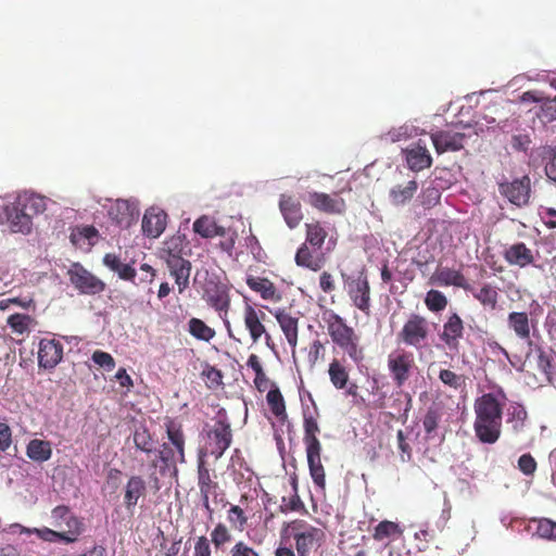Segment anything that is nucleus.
Returning <instances> with one entry per match:
<instances>
[{"label": "nucleus", "instance_id": "obj_26", "mask_svg": "<svg viewBox=\"0 0 556 556\" xmlns=\"http://www.w3.org/2000/svg\"><path fill=\"white\" fill-rule=\"evenodd\" d=\"M467 292L471 293L475 300H477L484 308L494 311L498 306L500 290L496 286L489 282H483L478 287H473L469 283Z\"/></svg>", "mask_w": 556, "mask_h": 556}, {"label": "nucleus", "instance_id": "obj_47", "mask_svg": "<svg viewBox=\"0 0 556 556\" xmlns=\"http://www.w3.org/2000/svg\"><path fill=\"white\" fill-rule=\"evenodd\" d=\"M401 534L402 530L396 522L383 520L376 526L374 531V539L377 541H382Z\"/></svg>", "mask_w": 556, "mask_h": 556}, {"label": "nucleus", "instance_id": "obj_32", "mask_svg": "<svg viewBox=\"0 0 556 556\" xmlns=\"http://www.w3.org/2000/svg\"><path fill=\"white\" fill-rule=\"evenodd\" d=\"M147 493V483L141 476H131L125 485L124 504L128 510L132 509L140 497Z\"/></svg>", "mask_w": 556, "mask_h": 556}, {"label": "nucleus", "instance_id": "obj_2", "mask_svg": "<svg viewBox=\"0 0 556 556\" xmlns=\"http://www.w3.org/2000/svg\"><path fill=\"white\" fill-rule=\"evenodd\" d=\"M504 403L494 393H485L475 401V434L485 444H494L502 433Z\"/></svg>", "mask_w": 556, "mask_h": 556}, {"label": "nucleus", "instance_id": "obj_9", "mask_svg": "<svg viewBox=\"0 0 556 556\" xmlns=\"http://www.w3.org/2000/svg\"><path fill=\"white\" fill-rule=\"evenodd\" d=\"M232 442L230 425L218 420L207 432L206 451L215 459H219Z\"/></svg>", "mask_w": 556, "mask_h": 556}, {"label": "nucleus", "instance_id": "obj_24", "mask_svg": "<svg viewBox=\"0 0 556 556\" xmlns=\"http://www.w3.org/2000/svg\"><path fill=\"white\" fill-rule=\"evenodd\" d=\"M279 210L289 228H296L303 219L302 205L294 195L281 194L279 199Z\"/></svg>", "mask_w": 556, "mask_h": 556}, {"label": "nucleus", "instance_id": "obj_5", "mask_svg": "<svg viewBox=\"0 0 556 556\" xmlns=\"http://www.w3.org/2000/svg\"><path fill=\"white\" fill-rule=\"evenodd\" d=\"M388 369L397 388H402L417 369L414 354L406 350H397L388 356Z\"/></svg>", "mask_w": 556, "mask_h": 556}, {"label": "nucleus", "instance_id": "obj_37", "mask_svg": "<svg viewBox=\"0 0 556 556\" xmlns=\"http://www.w3.org/2000/svg\"><path fill=\"white\" fill-rule=\"evenodd\" d=\"M305 242L315 250H320L328 237V231L319 220L305 224Z\"/></svg>", "mask_w": 556, "mask_h": 556}, {"label": "nucleus", "instance_id": "obj_54", "mask_svg": "<svg viewBox=\"0 0 556 556\" xmlns=\"http://www.w3.org/2000/svg\"><path fill=\"white\" fill-rule=\"evenodd\" d=\"M91 359L98 366L104 368L106 371H111L115 368L116 362L113 356L104 351L97 350L92 353Z\"/></svg>", "mask_w": 556, "mask_h": 556}, {"label": "nucleus", "instance_id": "obj_20", "mask_svg": "<svg viewBox=\"0 0 556 556\" xmlns=\"http://www.w3.org/2000/svg\"><path fill=\"white\" fill-rule=\"evenodd\" d=\"M507 326L519 340L532 345L531 330L535 328V321L527 312H510L507 316Z\"/></svg>", "mask_w": 556, "mask_h": 556}, {"label": "nucleus", "instance_id": "obj_7", "mask_svg": "<svg viewBox=\"0 0 556 556\" xmlns=\"http://www.w3.org/2000/svg\"><path fill=\"white\" fill-rule=\"evenodd\" d=\"M500 194L510 204L522 207L529 204L531 198V180L528 175L511 181L504 180L497 184Z\"/></svg>", "mask_w": 556, "mask_h": 556}, {"label": "nucleus", "instance_id": "obj_51", "mask_svg": "<svg viewBox=\"0 0 556 556\" xmlns=\"http://www.w3.org/2000/svg\"><path fill=\"white\" fill-rule=\"evenodd\" d=\"M441 416L439 407L431 406L428 408L422 419V426L427 435H431L437 430Z\"/></svg>", "mask_w": 556, "mask_h": 556}, {"label": "nucleus", "instance_id": "obj_49", "mask_svg": "<svg viewBox=\"0 0 556 556\" xmlns=\"http://www.w3.org/2000/svg\"><path fill=\"white\" fill-rule=\"evenodd\" d=\"M227 520L231 528L242 532L248 525V517L244 510L238 505H231L227 510Z\"/></svg>", "mask_w": 556, "mask_h": 556}, {"label": "nucleus", "instance_id": "obj_48", "mask_svg": "<svg viewBox=\"0 0 556 556\" xmlns=\"http://www.w3.org/2000/svg\"><path fill=\"white\" fill-rule=\"evenodd\" d=\"M211 541L215 548H222L232 541L230 529L223 522H218L211 531Z\"/></svg>", "mask_w": 556, "mask_h": 556}, {"label": "nucleus", "instance_id": "obj_60", "mask_svg": "<svg viewBox=\"0 0 556 556\" xmlns=\"http://www.w3.org/2000/svg\"><path fill=\"white\" fill-rule=\"evenodd\" d=\"M203 376L210 382V388L218 387L223 383L222 371L213 366H207V368L203 370Z\"/></svg>", "mask_w": 556, "mask_h": 556}, {"label": "nucleus", "instance_id": "obj_44", "mask_svg": "<svg viewBox=\"0 0 556 556\" xmlns=\"http://www.w3.org/2000/svg\"><path fill=\"white\" fill-rule=\"evenodd\" d=\"M7 324L13 333L24 336L30 331L35 319L29 315L15 313L8 317Z\"/></svg>", "mask_w": 556, "mask_h": 556}, {"label": "nucleus", "instance_id": "obj_8", "mask_svg": "<svg viewBox=\"0 0 556 556\" xmlns=\"http://www.w3.org/2000/svg\"><path fill=\"white\" fill-rule=\"evenodd\" d=\"M428 334L427 318L418 314H412L397 333V339L407 346L419 349L427 340Z\"/></svg>", "mask_w": 556, "mask_h": 556}, {"label": "nucleus", "instance_id": "obj_10", "mask_svg": "<svg viewBox=\"0 0 556 556\" xmlns=\"http://www.w3.org/2000/svg\"><path fill=\"white\" fill-rule=\"evenodd\" d=\"M464 332L463 319L457 313H452L443 324L439 338L450 351L458 352Z\"/></svg>", "mask_w": 556, "mask_h": 556}, {"label": "nucleus", "instance_id": "obj_19", "mask_svg": "<svg viewBox=\"0 0 556 556\" xmlns=\"http://www.w3.org/2000/svg\"><path fill=\"white\" fill-rule=\"evenodd\" d=\"M186 462L185 451H181V455L178 454V450L168 443H163L161 450L157 452V458L153 459L150 467L156 469L164 475L167 470H177V464H184Z\"/></svg>", "mask_w": 556, "mask_h": 556}, {"label": "nucleus", "instance_id": "obj_1", "mask_svg": "<svg viewBox=\"0 0 556 556\" xmlns=\"http://www.w3.org/2000/svg\"><path fill=\"white\" fill-rule=\"evenodd\" d=\"M321 319L333 348L346 355L355 365L363 364L366 358V350L362 344L361 334L332 309H325Z\"/></svg>", "mask_w": 556, "mask_h": 556}, {"label": "nucleus", "instance_id": "obj_13", "mask_svg": "<svg viewBox=\"0 0 556 556\" xmlns=\"http://www.w3.org/2000/svg\"><path fill=\"white\" fill-rule=\"evenodd\" d=\"M306 202L315 210L326 214H342L345 212V201L337 193L333 195L312 191L307 193Z\"/></svg>", "mask_w": 556, "mask_h": 556}, {"label": "nucleus", "instance_id": "obj_22", "mask_svg": "<svg viewBox=\"0 0 556 556\" xmlns=\"http://www.w3.org/2000/svg\"><path fill=\"white\" fill-rule=\"evenodd\" d=\"M198 486L203 507L210 515H212L214 509L211 506L210 497L216 495L218 483L212 479L210 470L202 459H200L198 466Z\"/></svg>", "mask_w": 556, "mask_h": 556}, {"label": "nucleus", "instance_id": "obj_35", "mask_svg": "<svg viewBox=\"0 0 556 556\" xmlns=\"http://www.w3.org/2000/svg\"><path fill=\"white\" fill-rule=\"evenodd\" d=\"M328 376L331 384L337 390H343L350 383L348 367L338 358H333L328 366Z\"/></svg>", "mask_w": 556, "mask_h": 556}, {"label": "nucleus", "instance_id": "obj_15", "mask_svg": "<svg viewBox=\"0 0 556 556\" xmlns=\"http://www.w3.org/2000/svg\"><path fill=\"white\" fill-rule=\"evenodd\" d=\"M109 217L121 228H128L139 217V210L135 202L118 199L110 206Z\"/></svg>", "mask_w": 556, "mask_h": 556}, {"label": "nucleus", "instance_id": "obj_41", "mask_svg": "<svg viewBox=\"0 0 556 556\" xmlns=\"http://www.w3.org/2000/svg\"><path fill=\"white\" fill-rule=\"evenodd\" d=\"M16 201L31 218L46 211V198L38 194L18 195Z\"/></svg>", "mask_w": 556, "mask_h": 556}, {"label": "nucleus", "instance_id": "obj_16", "mask_svg": "<svg viewBox=\"0 0 556 556\" xmlns=\"http://www.w3.org/2000/svg\"><path fill=\"white\" fill-rule=\"evenodd\" d=\"M9 229L12 232L29 233L33 227V218L24 212L15 200L3 208Z\"/></svg>", "mask_w": 556, "mask_h": 556}, {"label": "nucleus", "instance_id": "obj_36", "mask_svg": "<svg viewBox=\"0 0 556 556\" xmlns=\"http://www.w3.org/2000/svg\"><path fill=\"white\" fill-rule=\"evenodd\" d=\"M247 285L251 290L260 293L264 300L273 301L279 299L275 285L267 278L249 276L247 278Z\"/></svg>", "mask_w": 556, "mask_h": 556}, {"label": "nucleus", "instance_id": "obj_31", "mask_svg": "<svg viewBox=\"0 0 556 556\" xmlns=\"http://www.w3.org/2000/svg\"><path fill=\"white\" fill-rule=\"evenodd\" d=\"M405 157L408 167L414 172H420L425 168H429L432 164V157L426 144H420V140L410 149L406 150Z\"/></svg>", "mask_w": 556, "mask_h": 556}, {"label": "nucleus", "instance_id": "obj_38", "mask_svg": "<svg viewBox=\"0 0 556 556\" xmlns=\"http://www.w3.org/2000/svg\"><path fill=\"white\" fill-rule=\"evenodd\" d=\"M418 189L416 180H409L405 185H396L390 189L389 198L393 205H403L408 202Z\"/></svg>", "mask_w": 556, "mask_h": 556}, {"label": "nucleus", "instance_id": "obj_43", "mask_svg": "<svg viewBox=\"0 0 556 556\" xmlns=\"http://www.w3.org/2000/svg\"><path fill=\"white\" fill-rule=\"evenodd\" d=\"M188 332L197 340L210 342L216 331L207 326L202 319L192 317L188 321Z\"/></svg>", "mask_w": 556, "mask_h": 556}, {"label": "nucleus", "instance_id": "obj_18", "mask_svg": "<svg viewBox=\"0 0 556 556\" xmlns=\"http://www.w3.org/2000/svg\"><path fill=\"white\" fill-rule=\"evenodd\" d=\"M465 134L454 129L439 130L431 134L435 151L441 154L447 151H459L464 148Z\"/></svg>", "mask_w": 556, "mask_h": 556}, {"label": "nucleus", "instance_id": "obj_62", "mask_svg": "<svg viewBox=\"0 0 556 556\" xmlns=\"http://www.w3.org/2000/svg\"><path fill=\"white\" fill-rule=\"evenodd\" d=\"M212 549L210 541L205 535H201L194 543V556H211Z\"/></svg>", "mask_w": 556, "mask_h": 556}, {"label": "nucleus", "instance_id": "obj_11", "mask_svg": "<svg viewBox=\"0 0 556 556\" xmlns=\"http://www.w3.org/2000/svg\"><path fill=\"white\" fill-rule=\"evenodd\" d=\"M265 317L266 314L263 311L256 309L249 303L245 304L243 309V321L245 329L249 331L251 340L256 343L263 336H265L266 343L269 345L271 337L266 331V328L263 324Z\"/></svg>", "mask_w": 556, "mask_h": 556}, {"label": "nucleus", "instance_id": "obj_46", "mask_svg": "<svg viewBox=\"0 0 556 556\" xmlns=\"http://www.w3.org/2000/svg\"><path fill=\"white\" fill-rule=\"evenodd\" d=\"M425 304L430 312L439 313L446 308L448 301L443 292L431 289L426 293Z\"/></svg>", "mask_w": 556, "mask_h": 556}, {"label": "nucleus", "instance_id": "obj_64", "mask_svg": "<svg viewBox=\"0 0 556 556\" xmlns=\"http://www.w3.org/2000/svg\"><path fill=\"white\" fill-rule=\"evenodd\" d=\"M542 114L548 121L556 119V97L554 99H546L541 105Z\"/></svg>", "mask_w": 556, "mask_h": 556}, {"label": "nucleus", "instance_id": "obj_33", "mask_svg": "<svg viewBox=\"0 0 556 556\" xmlns=\"http://www.w3.org/2000/svg\"><path fill=\"white\" fill-rule=\"evenodd\" d=\"M192 228L195 233L205 239L225 235V227L219 226L213 217L207 215L195 219Z\"/></svg>", "mask_w": 556, "mask_h": 556}, {"label": "nucleus", "instance_id": "obj_39", "mask_svg": "<svg viewBox=\"0 0 556 556\" xmlns=\"http://www.w3.org/2000/svg\"><path fill=\"white\" fill-rule=\"evenodd\" d=\"M271 389L267 392L266 402L271 412V414L279 420L285 421L288 417L286 410L285 399L279 390V388L271 383Z\"/></svg>", "mask_w": 556, "mask_h": 556}, {"label": "nucleus", "instance_id": "obj_50", "mask_svg": "<svg viewBox=\"0 0 556 556\" xmlns=\"http://www.w3.org/2000/svg\"><path fill=\"white\" fill-rule=\"evenodd\" d=\"M439 379L444 386L453 390H458L465 384V376L458 375L450 369H441Z\"/></svg>", "mask_w": 556, "mask_h": 556}, {"label": "nucleus", "instance_id": "obj_14", "mask_svg": "<svg viewBox=\"0 0 556 556\" xmlns=\"http://www.w3.org/2000/svg\"><path fill=\"white\" fill-rule=\"evenodd\" d=\"M166 264L169 269V274L175 279V283L178 288V292L181 294L189 287V278L191 274L190 261L184 258L179 254L168 251Z\"/></svg>", "mask_w": 556, "mask_h": 556}, {"label": "nucleus", "instance_id": "obj_28", "mask_svg": "<svg viewBox=\"0 0 556 556\" xmlns=\"http://www.w3.org/2000/svg\"><path fill=\"white\" fill-rule=\"evenodd\" d=\"M318 251L319 250L313 249L306 242L302 243L295 253L294 260L296 265L313 271H318L325 263L324 255L318 253Z\"/></svg>", "mask_w": 556, "mask_h": 556}, {"label": "nucleus", "instance_id": "obj_30", "mask_svg": "<svg viewBox=\"0 0 556 556\" xmlns=\"http://www.w3.org/2000/svg\"><path fill=\"white\" fill-rule=\"evenodd\" d=\"M167 215L164 211L150 208L147 210L142 219V230L148 237H159L166 227Z\"/></svg>", "mask_w": 556, "mask_h": 556}, {"label": "nucleus", "instance_id": "obj_23", "mask_svg": "<svg viewBox=\"0 0 556 556\" xmlns=\"http://www.w3.org/2000/svg\"><path fill=\"white\" fill-rule=\"evenodd\" d=\"M204 299L206 303L219 314L228 332H230V323L227 319V314L230 308V296L226 288L216 286L214 290H206ZM229 336H231V333H229Z\"/></svg>", "mask_w": 556, "mask_h": 556}, {"label": "nucleus", "instance_id": "obj_6", "mask_svg": "<svg viewBox=\"0 0 556 556\" xmlns=\"http://www.w3.org/2000/svg\"><path fill=\"white\" fill-rule=\"evenodd\" d=\"M67 276L72 286L81 294L94 295L105 289V283L80 263H73L67 270Z\"/></svg>", "mask_w": 556, "mask_h": 556}, {"label": "nucleus", "instance_id": "obj_57", "mask_svg": "<svg viewBox=\"0 0 556 556\" xmlns=\"http://www.w3.org/2000/svg\"><path fill=\"white\" fill-rule=\"evenodd\" d=\"M518 468L522 473L531 476L536 470V462L531 454H522L518 459Z\"/></svg>", "mask_w": 556, "mask_h": 556}, {"label": "nucleus", "instance_id": "obj_25", "mask_svg": "<svg viewBox=\"0 0 556 556\" xmlns=\"http://www.w3.org/2000/svg\"><path fill=\"white\" fill-rule=\"evenodd\" d=\"M503 257L510 266L525 268L534 263V255L523 242H516L505 248Z\"/></svg>", "mask_w": 556, "mask_h": 556}, {"label": "nucleus", "instance_id": "obj_34", "mask_svg": "<svg viewBox=\"0 0 556 556\" xmlns=\"http://www.w3.org/2000/svg\"><path fill=\"white\" fill-rule=\"evenodd\" d=\"M167 439L169 445L175 446L178 450V454L181 455V451H185L186 438L180 421L166 417L164 421Z\"/></svg>", "mask_w": 556, "mask_h": 556}, {"label": "nucleus", "instance_id": "obj_42", "mask_svg": "<svg viewBox=\"0 0 556 556\" xmlns=\"http://www.w3.org/2000/svg\"><path fill=\"white\" fill-rule=\"evenodd\" d=\"M132 441L137 450L150 455L155 451V441L144 425L136 427L132 433Z\"/></svg>", "mask_w": 556, "mask_h": 556}, {"label": "nucleus", "instance_id": "obj_63", "mask_svg": "<svg viewBox=\"0 0 556 556\" xmlns=\"http://www.w3.org/2000/svg\"><path fill=\"white\" fill-rule=\"evenodd\" d=\"M12 443V432L10 427L0 422V451L5 452Z\"/></svg>", "mask_w": 556, "mask_h": 556}, {"label": "nucleus", "instance_id": "obj_40", "mask_svg": "<svg viewBox=\"0 0 556 556\" xmlns=\"http://www.w3.org/2000/svg\"><path fill=\"white\" fill-rule=\"evenodd\" d=\"M26 454L34 462H47L52 455L51 443L39 439L30 440L27 444Z\"/></svg>", "mask_w": 556, "mask_h": 556}, {"label": "nucleus", "instance_id": "obj_55", "mask_svg": "<svg viewBox=\"0 0 556 556\" xmlns=\"http://www.w3.org/2000/svg\"><path fill=\"white\" fill-rule=\"evenodd\" d=\"M457 546L450 539L443 538L437 544L431 556H456Z\"/></svg>", "mask_w": 556, "mask_h": 556}, {"label": "nucleus", "instance_id": "obj_21", "mask_svg": "<svg viewBox=\"0 0 556 556\" xmlns=\"http://www.w3.org/2000/svg\"><path fill=\"white\" fill-rule=\"evenodd\" d=\"M273 314L279 324L288 344L292 349V353H294L299 338V317L292 315L286 308H277Z\"/></svg>", "mask_w": 556, "mask_h": 556}, {"label": "nucleus", "instance_id": "obj_12", "mask_svg": "<svg viewBox=\"0 0 556 556\" xmlns=\"http://www.w3.org/2000/svg\"><path fill=\"white\" fill-rule=\"evenodd\" d=\"M348 294L353 305L365 315L370 314V287L366 276L359 275L348 283Z\"/></svg>", "mask_w": 556, "mask_h": 556}, {"label": "nucleus", "instance_id": "obj_61", "mask_svg": "<svg viewBox=\"0 0 556 556\" xmlns=\"http://www.w3.org/2000/svg\"><path fill=\"white\" fill-rule=\"evenodd\" d=\"M510 143H511V148L515 151L527 152V150L530 147L531 139H530L529 135H523V134L514 135L511 137Z\"/></svg>", "mask_w": 556, "mask_h": 556}, {"label": "nucleus", "instance_id": "obj_52", "mask_svg": "<svg viewBox=\"0 0 556 556\" xmlns=\"http://www.w3.org/2000/svg\"><path fill=\"white\" fill-rule=\"evenodd\" d=\"M535 533L542 539L556 540V522L547 518L539 520Z\"/></svg>", "mask_w": 556, "mask_h": 556}, {"label": "nucleus", "instance_id": "obj_29", "mask_svg": "<svg viewBox=\"0 0 556 556\" xmlns=\"http://www.w3.org/2000/svg\"><path fill=\"white\" fill-rule=\"evenodd\" d=\"M321 446L306 447L309 475L316 486L321 490L326 488V473L321 464Z\"/></svg>", "mask_w": 556, "mask_h": 556}, {"label": "nucleus", "instance_id": "obj_4", "mask_svg": "<svg viewBox=\"0 0 556 556\" xmlns=\"http://www.w3.org/2000/svg\"><path fill=\"white\" fill-rule=\"evenodd\" d=\"M52 526L62 533L65 543L75 542L84 531L83 520L74 515L66 505H59L51 510Z\"/></svg>", "mask_w": 556, "mask_h": 556}, {"label": "nucleus", "instance_id": "obj_53", "mask_svg": "<svg viewBox=\"0 0 556 556\" xmlns=\"http://www.w3.org/2000/svg\"><path fill=\"white\" fill-rule=\"evenodd\" d=\"M399 396L394 400L393 406L396 407V413L407 418L408 412L412 409L413 399L408 392L400 391L396 393Z\"/></svg>", "mask_w": 556, "mask_h": 556}, {"label": "nucleus", "instance_id": "obj_45", "mask_svg": "<svg viewBox=\"0 0 556 556\" xmlns=\"http://www.w3.org/2000/svg\"><path fill=\"white\" fill-rule=\"evenodd\" d=\"M319 432V426L317 420L313 416L304 417V443L305 447L321 446L317 433Z\"/></svg>", "mask_w": 556, "mask_h": 556}, {"label": "nucleus", "instance_id": "obj_56", "mask_svg": "<svg viewBox=\"0 0 556 556\" xmlns=\"http://www.w3.org/2000/svg\"><path fill=\"white\" fill-rule=\"evenodd\" d=\"M229 556H261L260 553L244 541L236 542L229 549Z\"/></svg>", "mask_w": 556, "mask_h": 556}, {"label": "nucleus", "instance_id": "obj_58", "mask_svg": "<svg viewBox=\"0 0 556 556\" xmlns=\"http://www.w3.org/2000/svg\"><path fill=\"white\" fill-rule=\"evenodd\" d=\"M222 238L219 242L220 249L231 255L232 250L235 249L237 232L230 228H225V235L219 236Z\"/></svg>", "mask_w": 556, "mask_h": 556}, {"label": "nucleus", "instance_id": "obj_27", "mask_svg": "<svg viewBox=\"0 0 556 556\" xmlns=\"http://www.w3.org/2000/svg\"><path fill=\"white\" fill-rule=\"evenodd\" d=\"M431 281L441 287H457L466 291L469 289V282L465 275L454 268L441 267L438 268L431 276Z\"/></svg>", "mask_w": 556, "mask_h": 556}, {"label": "nucleus", "instance_id": "obj_3", "mask_svg": "<svg viewBox=\"0 0 556 556\" xmlns=\"http://www.w3.org/2000/svg\"><path fill=\"white\" fill-rule=\"evenodd\" d=\"M289 529L295 541L299 556H309L312 552H316L325 542L326 535L324 530L304 520L296 519L291 521Z\"/></svg>", "mask_w": 556, "mask_h": 556}, {"label": "nucleus", "instance_id": "obj_17", "mask_svg": "<svg viewBox=\"0 0 556 556\" xmlns=\"http://www.w3.org/2000/svg\"><path fill=\"white\" fill-rule=\"evenodd\" d=\"M63 358V344L55 339H41L38 364L45 369H53Z\"/></svg>", "mask_w": 556, "mask_h": 556}, {"label": "nucleus", "instance_id": "obj_59", "mask_svg": "<svg viewBox=\"0 0 556 556\" xmlns=\"http://www.w3.org/2000/svg\"><path fill=\"white\" fill-rule=\"evenodd\" d=\"M545 156L548 161L545 164V174L548 179L556 182V148H548L545 152Z\"/></svg>", "mask_w": 556, "mask_h": 556}]
</instances>
